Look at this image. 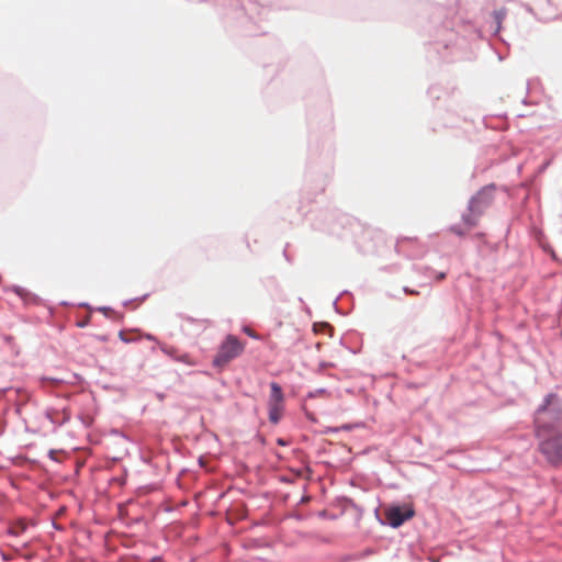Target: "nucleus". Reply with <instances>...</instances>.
I'll return each instance as SVG.
<instances>
[{"mask_svg": "<svg viewBox=\"0 0 562 562\" xmlns=\"http://www.w3.org/2000/svg\"><path fill=\"white\" fill-rule=\"evenodd\" d=\"M539 449L552 464L562 462V405L559 397L550 393L535 415Z\"/></svg>", "mask_w": 562, "mask_h": 562, "instance_id": "1", "label": "nucleus"}, {"mask_svg": "<svg viewBox=\"0 0 562 562\" xmlns=\"http://www.w3.org/2000/svg\"><path fill=\"white\" fill-rule=\"evenodd\" d=\"M494 199V186L484 187L469 202V213L462 215V221L468 227L476 225L479 217L492 204Z\"/></svg>", "mask_w": 562, "mask_h": 562, "instance_id": "2", "label": "nucleus"}, {"mask_svg": "<svg viewBox=\"0 0 562 562\" xmlns=\"http://www.w3.org/2000/svg\"><path fill=\"white\" fill-rule=\"evenodd\" d=\"M244 344L233 335H228L220 346L217 355L213 359V366L221 368L237 358L244 351Z\"/></svg>", "mask_w": 562, "mask_h": 562, "instance_id": "3", "label": "nucleus"}, {"mask_svg": "<svg viewBox=\"0 0 562 562\" xmlns=\"http://www.w3.org/2000/svg\"><path fill=\"white\" fill-rule=\"evenodd\" d=\"M271 394L268 401L269 420L278 424L284 408V395L281 386L277 382H271Z\"/></svg>", "mask_w": 562, "mask_h": 562, "instance_id": "4", "label": "nucleus"}, {"mask_svg": "<svg viewBox=\"0 0 562 562\" xmlns=\"http://www.w3.org/2000/svg\"><path fill=\"white\" fill-rule=\"evenodd\" d=\"M414 516V510L411 508L402 509L401 507H391L386 512V519L389 525L393 528L402 526L406 520Z\"/></svg>", "mask_w": 562, "mask_h": 562, "instance_id": "5", "label": "nucleus"}, {"mask_svg": "<svg viewBox=\"0 0 562 562\" xmlns=\"http://www.w3.org/2000/svg\"><path fill=\"white\" fill-rule=\"evenodd\" d=\"M505 16H506L505 10H498V11L494 12V18H495V23H496V29H495L496 33L499 32L501 24H502L503 20L505 19Z\"/></svg>", "mask_w": 562, "mask_h": 562, "instance_id": "6", "label": "nucleus"}, {"mask_svg": "<svg viewBox=\"0 0 562 562\" xmlns=\"http://www.w3.org/2000/svg\"><path fill=\"white\" fill-rule=\"evenodd\" d=\"M451 231H452L453 233H456L457 235H460V236H462V235L464 234V233H463L462 231H460L457 226H452V227H451Z\"/></svg>", "mask_w": 562, "mask_h": 562, "instance_id": "7", "label": "nucleus"}, {"mask_svg": "<svg viewBox=\"0 0 562 562\" xmlns=\"http://www.w3.org/2000/svg\"><path fill=\"white\" fill-rule=\"evenodd\" d=\"M244 331H245L248 336H250V337H252V338H257V337H256V335H255V334L251 331V329H249L248 327H245V328H244Z\"/></svg>", "mask_w": 562, "mask_h": 562, "instance_id": "8", "label": "nucleus"}, {"mask_svg": "<svg viewBox=\"0 0 562 562\" xmlns=\"http://www.w3.org/2000/svg\"><path fill=\"white\" fill-rule=\"evenodd\" d=\"M146 338H147L148 340H155V339H156L153 335H149V334H148V335H146Z\"/></svg>", "mask_w": 562, "mask_h": 562, "instance_id": "9", "label": "nucleus"}, {"mask_svg": "<svg viewBox=\"0 0 562 562\" xmlns=\"http://www.w3.org/2000/svg\"><path fill=\"white\" fill-rule=\"evenodd\" d=\"M100 311L103 312V313H106L108 311H110V308L109 307H101Z\"/></svg>", "mask_w": 562, "mask_h": 562, "instance_id": "10", "label": "nucleus"}, {"mask_svg": "<svg viewBox=\"0 0 562 562\" xmlns=\"http://www.w3.org/2000/svg\"><path fill=\"white\" fill-rule=\"evenodd\" d=\"M443 278H445V273H443V272H441V273H439V274H438V279H439V280H441V279H443Z\"/></svg>", "mask_w": 562, "mask_h": 562, "instance_id": "11", "label": "nucleus"}, {"mask_svg": "<svg viewBox=\"0 0 562 562\" xmlns=\"http://www.w3.org/2000/svg\"><path fill=\"white\" fill-rule=\"evenodd\" d=\"M69 415L68 414H65V417H64V422H68L69 420Z\"/></svg>", "mask_w": 562, "mask_h": 562, "instance_id": "12", "label": "nucleus"}, {"mask_svg": "<svg viewBox=\"0 0 562 562\" xmlns=\"http://www.w3.org/2000/svg\"><path fill=\"white\" fill-rule=\"evenodd\" d=\"M161 349H162V351H164V352H166V353H169V350H168V348H166V347H162Z\"/></svg>", "mask_w": 562, "mask_h": 562, "instance_id": "13", "label": "nucleus"}, {"mask_svg": "<svg viewBox=\"0 0 562 562\" xmlns=\"http://www.w3.org/2000/svg\"><path fill=\"white\" fill-rule=\"evenodd\" d=\"M324 392H325V390H324V389H321V390H317V391H316V394L324 393Z\"/></svg>", "mask_w": 562, "mask_h": 562, "instance_id": "14", "label": "nucleus"}, {"mask_svg": "<svg viewBox=\"0 0 562 562\" xmlns=\"http://www.w3.org/2000/svg\"><path fill=\"white\" fill-rule=\"evenodd\" d=\"M278 442H279V445H284L283 440H281V439Z\"/></svg>", "mask_w": 562, "mask_h": 562, "instance_id": "15", "label": "nucleus"}]
</instances>
